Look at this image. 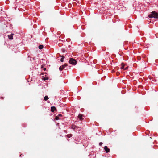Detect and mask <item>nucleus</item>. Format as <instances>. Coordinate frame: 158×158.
<instances>
[{
  "label": "nucleus",
  "instance_id": "2eb2a0df",
  "mask_svg": "<svg viewBox=\"0 0 158 158\" xmlns=\"http://www.w3.org/2000/svg\"><path fill=\"white\" fill-rule=\"evenodd\" d=\"M103 144V143L102 142H100L99 143V145L100 146H102V144Z\"/></svg>",
  "mask_w": 158,
  "mask_h": 158
},
{
  "label": "nucleus",
  "instance_id": "20e7f679",
  "mask_svg": "<svg viewBox=\"0 0 158 158\" xmlns=\"http://www.w3.org/2000/svg\"><path fill=\"white\" fill-rule=\"evenodd\" d=\"M66 65V64H65L64 65H62L61 66H60L59 68V70L60 71L62 70L63 69H64L65 68V67Z\"/></svg>",
  "mask_w": 158,
  "mask_h": 158
},
{
  "label": "nucleus",
  "instance_id": "9d476101",
  "mask_svg": "<svg viewBox=\"0 0 158 158\" xmlns=\"http://www.w3.org/2000/svg\"><path fill=\"white\" fill-rule=\"evenodd\" d=\"M48 96H46L44 97V99L45 101H47L48 99Z\"/></svg>",
  "mask_w": 158,
  "mask_h": 158
},
{
  "label": "nucleus",
  "instance_id": "6ab92c4d",
  "mask_svg": "<svg viewBox=\"0 0 158 158\" xmlns=\"http://www.w3.org/2000/svg\"><path fill=\"white\" fill-rule=\"evenodd\" d=\"M79 118L80 119H81V117L79 115Z\"/></svg>",
  "mask_w": 158,
  "mask_h": 158
},
{
  "label": "nucleus",
  "instance_id": "7ed1b4c3",
  "mask_svg": "<svg viewBox=\"0 0 158 158\" xmlns=\"http://www.w3.org/2000/svg\"><path fill=\"white\" fill-rule=\"evenodd\" d=\"M104 149L106 153H108L110 151V149L108 148L106 146H105L104 147Z\"/></svg>",
  "mask_w": 158,
  "mask_h": 158
},
{
  "label": "nucleus",
  "instance_id": "ddd939ff",
  "mask_svg": "<svg viewBox=\"0 0 158 158\" xmlns=\"http://www.w3.org/2000/svg\"><path fill=\"white\" fill-rule=\"evenodd\" d=\"M55 119L56 120H57L59 119V118L58 116H56L55 118Z\"/></svg>",
  "mask_w": 158,
  "mask_h": 158
},
{
  "label": "nucleus",
  "instance_id": "f8f14e48",
  "mask_svg": "<svg viewBox=\"0 0 158 158\" xmlns=\"http://www.w3.org/2000/svg\"><path fill=\"white\" fill-rule=\"evenodd\" d=\"M121 65H122V66L121 67V69H124V65L123 63H121Z\"/></svg>",
  "mask_w": 158,
  "mask_h": 158
},
{
  "label": "nucleus",
  "instance_id": "f3484780",
  "mask_svg": "<svg viewBox=\"0 0 158 158\" xmlns=\"http://www.w3.org/2000/svg\"><path fill=\"white\" fill-rule=\"evenodd\" d=\"M58 116H62V114H58Z\"/></svg>",
  "mask_w": 158,
  "mask_h": 158
},
{
  "label": "nucleus",
  "instance_id": "aec40b11",
  "mask_svg": "<svg viewBox=\"0 0 158 158\" xmlns=\"http://www.w3.org/2000/svg\"><path fill=\"white\" fill-rule=\"evenodd\" d=\"M61 92L62 93H63L64 91H63V90H62V91H61Z\"/></svg>",
  "mask_w": 158,
  "mask_h": 158
},
{
  "label": "nucleus",
  "instance_id": "f257e3e1",
  "mask_svg": "<svg viewBox=\"0 0 158 158\" xmlns=\"http://www.w3.org/2000/svg\"><path fill=\"white\" fill-rule=\"evenodd\" d=\"M148 17L150 18L158 19V13L155 11H152L148 15Z\"/></svg>",
  "mask_w": 158,
  "mask_h": 158
},
{
  "label": "nucleus",
  "instance_id": "6e6552de",
  "mask_svg": "<svg viewBox=\"0 0 158 158\" xmlns=\"http://www.w3.org/2000/svg\"><path fill=\"white\" fill-rule=\"evenodd\" d=\"M61 57H62L61 58V59H60V61L61 62H63V60H64V57L63 56H61Z\"/></svg>",
  "mask_w": 158,
  "mask_h": 158
},
{
  "label": "nucleus",
  "instance_id": "9b49d317",
  "mask_svg": "<svg viewBox=\"0 0 158 158\" xmlns=\"http://www.w3.org/2000/svg\"><path fill=\"white\" fill-rule=\"evenodd\" d=\"M77 129H78V132L79 133H80V131H81V128H79V127H77Z\"/></svg>",
  "mask_w": 158,
  "mask_h": 158
},
{
  "label": "nucleus",
  "instance_id": "f03ea898",
  "mask_svg": "<svg viewBox=\"0 0 158 158\" xmlns=\"http://www.w3.org/2000/svg\"><path fill=\"white\" fill-rule=\"evenodd\" d=\"M69 62L70 64L73 65L76 64L77 63L76 61L75 60L72 58L70 59Z\"/></svg>",
  "mask_w": 158,
  "mask_h": 158
},
{
  "label": "nucleus",
  "instance_id": "a211bd4d",
  "mask_svg": "<svg viewBox=\"0 0 158 158\" xmlns=\"http://www.w3.org/2000/svg\"><path fill=\"white\" fill-rule=\"evenodd\" d=\"M46 70V68H44V70Z\"/></svg>",
  "mask_w": 158,
  "mask_h": 158
},
{
  "label": "nucleus",
  "instance_id": "4468645a",
  "mask_svg": "<svg viewBox=\"0 0 158 158\" xmlns=\"http://www.w3.org/2000/svg\"><path fill=\"white\" fill-rule=\"evenodd\" d=\"M72 135L71 134H70L68 135L67 137L68 138H70L71 137H72Z\"/></svg>",
  "mask_w": 158,
  "mask_h": 158
},
{
  "label": "nucleus",
  "instance_id": "1a4fd4ad",
  "mask_svg": "<svg viewBox=\"0 0 158 158\" xmlns=\"http://www.w3.org/2000/svg\"><path fill=\"white\" fill-rule=\"evenodd\" d=\"M43 48V45H40L39 46V48L40 49H42Z\"/></svg>",
  "mask_w": 158,
  "mask_h": 158
},
{
  "label": "nucleus",
  "instance_id": "423d86ee",
  "mask_svg": "<svg viewBox=\"0 0 158 158\" xmlns=\"http://www.w3.org/2000/svg\"><path fill=\"white\" fill-rule=\"evenodd\" d=\"M71 128L73 130H75V129H77V127L75 126V125H72L71 126ZM76 131L77 132V129H76Z\"/></svg>",
  "mask_w": 158,
  "mask_h": 158
},
{
  "label": "nucleus",
  "instance_id": "39448f33",
  "mask_svg": "<svg viewBox=\"0 0 158 158\" xmlns=\"http://www.w3.org/2000/svg\"><path fill=\"white\" fill-rule=\"evenodd\" d=\"M56 110V108L55 106H52L51 108V111L52 112Z\"/></svg>",
  "mask_w": 158,
  "mask_h": 158
},
{
  "label": "nucleus",
  "instance_id": "dca6fc26",
  "mask_svg": "<svg viewBox=\"0 0 158 158\" xmlns=\"http://www.w3.org/2000/svg\"><path fill=\"white\" fill-rule=\"evenodd\" d=\"M128 69V67H126V68H124V69L125 70H126V69Z\"/></svg>",
  "mask_w": 158,
  "mask_h": 158
},
{
  "label": "nucleus",
  "instance_id": "0eeeda50",
  "mask_svg": "<svg viewBox=\"0 0 158 158\" xmlns=\"http://www.w3.org/2000/svg\"><path fill=\"white\" fill-rule=\"evenodd\" d=\"M13 34H11L10 35H8L9 39L10 40H12L13 39Z\"/></svg>",
  "mask_w": 158,
  "mask_h": 158
}]
</instances>
